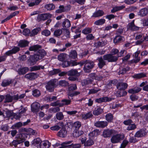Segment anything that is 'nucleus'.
Here are the masks:
<instances>
[{"label": "nucleus", "mask_w": 148, "mask_h": 148, "mask_svg": "<svg viewBox=\"0 0 148 148\" xmlns=\"http://www.w3.org/2000/svg\"><path fill=\"white\" fill-rule=\"evenodd\" d=\"M108 124L106 121H98L95 123L94 125L97 127L104 128L106 127Z\"/></svg>", "instance_id": "obj_11"}, {"label": "nucleus", "mask_w": 148, "mask_h": 148, "mask_svg": "<svg viewBox=\"0 0 148 148\" xmlns=\"http://www.w3.org/2000/svg\"><path fill=\"white\" fill-rule=\"evenodd\" d=\"M41 34L43 35L47 36L50 35L51 32L49 30L47 29H45L42 32Z\"/></svg>", "instance_id": "obj_58"}, {"label": "nucleus", "mask_w": 148, "mask_h": 148, "mask_svg": "<svg viewBox=\"0 0 148 148\" xmlns=\"http://www.w3.org/2000/svg\"><path fill=\"white\" fill-rule=\"evenodd\" d=\"M1 130L4 131H7L9 129V127L7 124L3 125L1 126Z\"/></svg>", "instance_id": "obj_61"}, {"label": "nucleus", "mask_w": 148, "mask_h": 148, "mask_svg": "<svg viewBox=\"0 0 148 148\" xmlns=\"http://www.w3.org/2000/svg\"><path fill=\"white\" fill-rule=\"evenodd\" d=\"M13 113L12 111L7 110L4 112L3 113V116L4 118H9L13 116Z\"/></svg>", "instance_id": "obj_27"}, {"label": "nucleus", "mask_w": 148, "mask_h": 148, "mask_svg": "<svg viewBox=\"0 0 148 148\" xmlns=\"http://www.w3.org/2000/svg\"><path fill=\"white\" fill-rule=\"evenodd\" d=\"M138 0H125L124 2L128 5L132 4L136 2Z\"/></svg>", "instance_id": "obj_62"}, {"label": "nucleus", "mask_w": 148, "mask_h": 148, "mask_svg": "<svg viewBox=\"0 0 148 148\" xmlns=\"http://www.w3.org/2000/svg\"><path fill=\"white\" fill-rule=\"evenodd\" d=\"M62 29H57L54 31V35L55 36L58 37L60 36L62 34Z\"/></svg>", "instance_id": "obj_51"}, {"label": "nucleus", "mask_w": 148, "mask_h": 148, "mask_svg": "<svg viewBox=\"0 0 148 148\" xmlns=\"http://www.w3.org/2000/svg\"><path fill=\"white\" fill-rule=\"evenodd\" d=\"M29 71V68L27 67H20L19 68L17 72L19 75H23Z\"/></svg>", "instance_id": "obj_14"}, {"label": "nucleus", "mask_w": 148, "mask_h": 148, "mask_svg": "<svg viewBox=\"0 0 148 148\" xmlns=\"http://www.w3.org/2000/svg\"><path fill=\"white\" fill-rule=\"evenodd\" d=\"M30 33V30L27 28H25L24 29L22 32L23 34L25 36H29Z\"/></svg>", "instance_id": "obj_56"}, {"label": "nucleus", "mask_w": 148, "mask_h": 148, "mask_svg": "<svg viewBox=\"0 0 148 148\" xmlns=\"http://www.w3.org/2000/svg\"><path fill=\"white\" fill-rule=\"evenodd\" d=\"M67 132L65 129L63 128L61 130L58 132V135L60 137L64 138L66 137Z\"/></svg>", "instance_id": "obj_20"}, {"label": "nucleus", "mask_w": 148, "mask_h": 148, "mask_svg": "<svg viewBox=\"0 0 148 148\" xmlns=\"http://www.w3.org/2000/svg\"><path fill=\"white\" fill-rule=\"evenodd\" d=\"M92 82V79L88 78L86 79L83 80L82 82V84L83 86H84L91 84Z\"/></svg>", "instance_id": "obj_36"}, {"label": "nucleus", "mask_w": 148, "mask_h": 148, "mask_svg": "<svg viewBox=\"0 0 148 148\" xmlns=\"http://www.w3.org/2000/svg\"><path fill=\"white\" fill-rule=\"evenodd\" d=\"M5 99L4 103H10L12 102L13 100H14V95L11 96L10 94H8L4 97Z\"/></svg>", "instance_id": "obj_17"}, {"label": "nucleus", "mask_w": 148, "mask_h": 148, "mask_svg": "<svg viewBox=\"0 0 148 148\" xmlns=\"http://www.w3.org/2000/svg\"><path fill=\"white\" fill-rule=\"evenodd\" d=\"M123 37L120 36H117L114 39V42L115 43L119 42L122 40Z\"/></svg>", "instance_id": "obj_45"}, {"label": "nucleus", "mask_w": 148, "mask_h": 148, "mask_svg": "<svg viewBox=\"0 0 148 148\" xmlns=\"http://www.w3.org/2000/svg\"><path fill=\"white\" fill-rule=\"evenodd\" d=\"M70 21L68 19H65L62 23L63 29H66L71 26Z\"/></svg>", "instance_id": "obj_22"}, {"label": "nucleus", "mask_w": 148, "mask_h": 148, "mask_svg": "<svg viewBox=\"0 0 148 148\" xmlns=\"http://www.w3.org/2000/svg\"><path fill=\"white\" fill-rule=\"evenodd\" d=\"M38 75L36 73H31L27 74L25 76V77L30 80H32L37 78Z\"/></svg>", "instance_id": "obj_10"}, {"label": "nucleus", "mask_w": 148, "mask_h": 148, "mask_svg": "<svg viewBox=\"0 0 148 148\" xmlns=\"http://www.w3.org/2000/svg\"><path fill=\"white\" fill-rule=\"evenodd\" d=\"M83 132L82 130H75V137H77L83 134Z\"/></svg>", "instance_id": "obj_44"}, {"label": "nucleus", "mask_w": 148, "mask_h": 148, "mask_svg": "<svg viewBox=\"0 0 148 148\" xmlns=\"http://www.w3.org/2000/svg\"><path fill=\"white\" fill-rule=\"evenodd\" d=\"M62 102H63V103H61L60 107L64 105H68L70 103L71 101L70 100L64 99L62 100Z\"/></svg>", "instance_id": "obj_50"}, {"label": "nucleus", "mask_w": 148, "mask_h": 148, "mask_svg": "<svg viewBox=\"0 0 148 148\" xmlns=\"http://www.w3.org/2000/svg\"><path fill=\"white\" fill-rule=\"evenodd\" d=\"M92 31V29L89 27H87L83 30L82 33L84 34H86L90 33Z\"/></svg>", "instance_id": "obj_54"}, {"label": "nucleus", "mask_w": 148, "mask_h": 148, "mask_svg": "<svg viewBox=\"0 0 148 148\" xmlns=\"http://www.w3.org/2000/svg\"><path fill=\"white\" fill-rule=\"evenodd\" d=\"M69 57L70 60H71L70 62H74V61L72 60V59H74V51L73 50L71 51L69 53Z\"/></svg>", "instance_id": "obj_57"}, {"label": "nucleus", "mask_w": 148, "mask_h": 148, "mask_svg": "<svg viewBox=\"0 0 148 148\" xmlns=\"http://www.w3.org/2000/svg\"><path fill=\"white\" fill-rule=\"evenodd\" d=\"M112 133V131L111 130H106L103 132V135L104 137H109Z\"/></svg>", "instance_id": "obj_26"}, {"label": "nucleus", "mask_w": 148, "mask_h": 148, "mask_svg": "<svg viewBox=\"0 0 148 148\" xmlns=\"http://www.w3.org/2000/svg\"><path fill=\"white\" fill-rule=\"evenodd\" d=\"M124 136L123 134H118L113 136L111 138V141L112 143H116L123 140Z\"/></svg>", "instance_id": "obj_6"}, {"label": "nucleus", "mask_w": 148, "mask_h": 148, "mask_svg": "<svg viewBox=\"0 0 148 148\" xmlns=\"http://www.w3.org/2000/svg\"><path fill=\"white\" fill-rule=\"evenodd\" d=\"M130 69V68L128 67H126L125 68L122 69L121 70H120L119 72V74H124L126 72L129 71Z\"/></svg>", "instance_id": "obj_55"}, {"label": "nucleus", "mask_w": 148, "mask_h": 148, "mask_svg": "<svg viewBox=\"0 0 148 148\" xmlns=\"http://www.w3.org/2000/svg\"><path fill=\"white\" fill-rule=\"evenodd\" d=\"M127 92L124 90H119L116 92V95L118 97H120L126 95Z\"/></svg>", "instance_id": "obj_25"}, {"label": "nucleus", "mask_w": 148, "mask_h": 148, "mask_svg": "<svg viewBox=\"0 0 148 148\" xmlns=\"http://www.w3.org/2000/svg\"><path fill=\"white\" fill-rule=\"evenodd\" d=\"M128 29L132 31L138 30L139 27L136 26L134 24V21H133L129 23L127 26Z\"/></svg>", "instance_id": "obj_13"}, {"label": "nucleus", "mask_w": 148, "mask_h": 148, "mask_svg": "<svg viewBox=\"0 0 148 148\" xmlns=\"http://www.w3.org/2000/svg\"><path fill=\"white\" fill-rule=\"evenodd\" d=\"M40 107L39 103L37 102H34L31 105V110L34 112H37L38 111Z\"/></svg>", "instance_id": "obj_8"}, {"label": "nucleus", "mask_w": 148, "mask_h": 148, "mask_svg": "<svg viewBox=\"0 0 148 148\" xmlns=\"http://www.w3.org/2000/svg\"><path fill=\"white\" fill-rule=\"evenodd\" d=\"M41 140L39 138H37L34 139L33 141V143L34 145H36L39 144V147L41 144Z\"/></svg>", "instance_id": "obj_52"}, {"label": "nucleus", "mask_w": 148, "mask_h": 148, "mask_svg": "<svg viewBox=\"0 0 148 148\" xmlns=\"http://www.w3.org/2000/svg\"><path fill=\"white\" fill-rule=\"evenodd\" d=\"M104 14V12L101 10H99L94 13L92 15V17H98L103 16Z\"/></svg>", "instance_id": "obj_28"}, {"label": "nucleus", "mask_w": 148, "mask_h": 148, "mask_svg": "<svg viewBox=\"0 0 148 148\" xmlns=\"http://www.w3.org/2000/svg\"><path fill=\"white\" fill-rule=\"evenodd\" d=\"M136 127V125L134 124H131L128 125L127 129L129 130H133L135 129Z\"/></svg>", "instance_id": "obj_63"}, {"label": "nucleus", "mask_w": 148, "mask_h": 148, "mask_svg": "<svg viewBox=\"0 0 148 148\" xmlns=\"http://www.w3.org/2000/svg\"><path fill=\"white\" fill-rule=\"evenodd\" d=\"M49 110L51 111L54 113H56L60 111V109L58 107H56L50 108Z\"/></svg>", "instance_id": "obj_64"}, {"label": "nucleus", "mask_w": 148, "mask_h": 148, "mask_svg": "<svg viewBox=\"0 0 148 148\" xmlns=\"http://www.w3.org/2000/svg\"><path fill=\"white\" fill-rule=\"evenodd\" d=\"M29 42L27 41L23 40L20 41L18 44V46L21 47H23L27 46Z\"/></svg>", "instance_id": "obj_37"}, {"label": "nucleus", "mask_w": 148, "mask_h": 148, "mask_svg": "<svg viewBox=\"0 0 148 148\" xmlns=\"http://www.w3.org/2000/svg\"><path fill=\"white\" fill-rule=\"evenodd\" d=\"M140 15L142 16H146L148 14V9L146 8L142 9L139 12Z\"/></svg>", "instance_id": "obj_29"}, {"label": "nucleus", "mask_w": 148, "mask_h": 148, "mask_svg": "<svg viewBox=\"0 0 148 148\" xmlns=\"http://www.w3.org/2000/svg\"><path fill=\"white\" fill-rule=\"evenodd\" d=\"M146 134V133L144 130H141L136 132L135 135V137L138 138L142 137Z\"/></svg>", "instance_id": "obj_23"}, {"label": "nucleus", "mask_w": 148, "mask_h": 148, "mask_svg": "<svg viewBox=\"0 0 148 148\" xmlns=\"http://www.w3.org/2000/svg\"><path fill=\"white\" fill-rule=\"evenodd\" d=\"M40 30V27H38L33 29L32 31L30 34V36H33L37 35Z\"/></svg>", "instance_id": "obj_32"}, {"label": "nucleus", "mask_w": 148, "mask_h": 148, "mask_svg": "<svg viewBox=\"0 0 148 148\" xmlns=\"http://www.w3.org/2000/svg\"><path fill=\"white\" fill-rule=\"evenodd\" d=\"M39 60L35 54L33 56H31L29 59H28V60L31 64H34Z\"/></svg>", "instance_id": "obj_15"}, {"label": "nucleus", "mask_w": 148, "mask_h": 148, "mask_svg": "<svg viewBox=\"0 0 148 148\" xmlns=\"http://www.w3.org/2000/svg\"><path fill=\"white\" fill-rule=\"evenodd\" d=\"M146 75L144 73H140L138 74H136L134 76V78H136L137 79H139L145 77Z\"/></svg>", "instance_id": "obj_49"}, {"label": "nucleus", "mask_w": 148, "mask_h": 148, "mask_svg": "<svg viewBox=\"0 0 148 148\" xmlns=\"http://www.w3.org/2000/svg\"><path fill=\"white\" fill-rule=\"evenodd\" d=\"M65 32H64V34L62 36L63 39H66L70 37V32L68 29H64Z\"/></svg>", "instance_id": "obj_39"}, {"label": "nucleus", "mask_w": 148, "mask_h": 148, "mask_svg": "<svg viewBox=\"0 0 148 148\" xmlns=\"http://www.w3.org/2000/svg\"><path fill=\"white\" fill-rule=\"evenodd\" d=\"M41 47L40 45H34L30 47L29 48V50L30 51H38Z\"/></svg>", "instance_id": "obj_31"}, {"label": "nucleus", "mask_w": 148, "mask_h": 148, "mask_svg": "<svg viewBox=\"0 0 148 148\" xmlns=\"http://www.w3.org/2000/svg\"><path fill=\"white\" fill-rule=\"evenodd\" d=\"M60 72V71L59 69H54L52 71L49 72V74L51 75H52L57 74Z\"/></svg>", "instance_id": "obj_60"}, {"label": "nucleus", "mask_w": 148, "mask_h": 148, "mask_svg": "<svg viewBox=\"0 0 148 148\" xmlns=\"http://www.w3.org/2000/svg\"><path fill=\"white\" fill-rule=\"evenodd\" d=\"M93 115L91 112H89L86 114H83L82 115V118L84 119H86L90 118L92 117Z\"/></svg>", "instance_id": "obj_38"}, {"label": "nucleus", "mask_w": 148, "mask_h": 148, "mask_svg": "<svg viewBox=\"0 0 148 148\" xmlns=\"http://www.w3.org/2000/svg\"><path fill=\"white\" fill-rule=\"evenodd\" d=\"M36 54L39 59L41 60L44 58L46 55L47 53L44 49H40L38 50V53Z\"/></svg>", "instance_id": "obj_12"}, {"label": "nucleus", "mask_w": 148, "mask_h": 148, "mask_svg": "<svg viewBox=\"0 0 148 148\" xmlns=\"http://www.w3.org/2000/svg\"><path fill=\"white\" fill-rule=\"evenodd\" d=\"M25 96V94H22L19 95L18 94L14 95V100H17L19 99L23 98Z\"/></svg>", "instance_id": "obj_40"}, {"label": "nucleus", "mask_w": 148, "mask_h": 148, "mask_svg": "<svg viewBox=\"0 0 148 148\" xmlns=\"http://www.w3.org/2000/svg\"><path fill=\"white\" fill-rule=\"evenodd\" d=\"M69 91V98L70 99V97H72L74 96L73 91L74 90V84H71L68 87Z\"/></svg>", "instance_id": "obj_21"}, {"label": "nucleus", "mask_w": 148, "mask_h": 148, "mask_svg": "<svg viewBox=\"0 0 148 148\" xmlns=\"http://www.w3.org/2000/svg\"><path fill=\"white\" fill-rule=\"evenodd\" d=\"M97 60L99 61L98 63L99 67L101 69L106 65V62L105 61L106 60L103 59V57L102 58L101 57L98 58Z\"/></svg>", "instance_id": "obj_18"}, {"label": "nucleus", "mask_w": 148, "mask_h": 148, "mask_svg": "<svg viewBox=\"0 0 148 148\" xmlns=\"http://www.w3.org/2000/svg\"><path fill=\"white\" fill-rule=\"evenodd\" d=\"M56 118L58 120H61L63 119L64 116L62 112H58L56 114Z\"/></svg>", "instance_id": "obj_46"}, {"label": "nucleus", "mask_w": 148, "mask_h": 148, "mask_svg": "<svg viewBox=\"0 0 148 148\" xmlns=\"http://www.w3.org/2000/svg\"><path fill=\"white\" fill-rule=\"evenodd\" d=\"M45 7L47 10H51L54 8L55 6L53 4H49L46 5Z\"/></svg>", "instance_id": "obj_42"}, {"label": "nucleus", "mask_w": 148, "mask_h": 148, "mask_svg": "<svg viewBox=\"0 0 148 148\" xmlns=\"http://www.w3.org/2000/svg\"><path fill=\"white\" fill-rule=\"evenodd\" d=\"M106 119L108 122H111L113 119L112 115L111 113L107 114L106 116Z\"/></svg>", "instance_id": "obj_43"}, {"label": "nucleus", "mask_w": 148, "mask_h": 148, "mask_svg": "<svg viewBox=\"0 0 148 148\" xmlns=\"http://www.w3.org/2000/svg\"><path fill=\"white\" fill-rule=\"evenodd\" d=\"M41 68L42 69H44V67L41 66H34L30 68V71H31L38 70Z\"/></svg>", "instance_id": "obj_34"}, {"label": "nucleus", "mask_w": 148, "mask_h": 148, "mask_svg": "<svg viewBox=\"0 0 148 148\" xmlns=\"http://www.w3.org/2000/svg\"><path fill=\"white\" fill-rule=\"evenodd\" d=\"M51 16V15L49 13L39 14L37 17V20L38 21H44L48 19Z\"/></svg>", "instance_id": "obj_7"}, {"label": "nucleus", "mask_w": 148, "mask_h": 148, "mask_svg": "<svg viewBox=\"0 0 148 148\" xmlns=\"http://www.w3.org/2000/svg\"><path fill=\"white\" fill-rule=\"evenodd\" d=\"M33 95L34 97H38L40 95V91L37 89H35L33 91Z\"/></svg>", "instance_id": "obj_59"}, {"label": "nucleus", "mask_w": 148, "mask_h": 148, "mask_svg": "<svg viewBox=\"0 0 148 148\" xmlns=\"http://www.w3.org/2000/svg\"><path fill=\"white\" fill-rule=\"evenodd\" d=\"M125 7V6L122 5L120 6L115 7L113 8L111 10V12L112 13H114L118 11H119L124 8Z\"/></svg>", "instance_id": "obj_41"}, {"label": "nucleus", "mask_w": 148, "mask_h": 148, "mask_svg": "<svg viewBox=\"0 0 148 148\" xmlns=\"http://www.w3.org/2000/svg\"><path fill=\"white\" fill-rule=\"evenodd\" d=\"M80 70L78 71L75 69V81H79V76L80 75Z\"/></svg>", "instance_id": "obj_33"}, {"label": "nucleus", "mask_w": 148, "mask_h": 148, "mask_svg": "<svg viewBox=\"0 0 148 148\" xmlns=\"http://www.w3.org/2000/svg\"><path fill=\"white\" fill-rule=\"evenodd\" d=\"M73 142V141H69L64 142L61 144V146L59 148H74V145L73 144L68 145L71 143Z\"/></svg>", "instance_id": "obj_9"}, {"label": "nucleus", "mask_w": 148, "mask_h": 148, "mask_svg": "<svg viewBox=\"0 0 148 148\" xmlns=\"http://www.w3.org/2000/svg\"><path fill=\"white\" fill-rule=\"evenodd\" d=\"M16 138V139L14 140L12 142V144L15 147L25 140V139L22 137V135L21 134L17 135Z\"/></svg>", "instance_id": "obj_5"}, {"label": "nucleus", "mask_w": 148, "mask_h": 148, "mask_svg": "<svg viewBox=\"0 0 148 148\" xmlns=\"http://www.w3.org/2000/svg\"><path fill=\"white\" fill-rule=\"evenodd\" d=\"M56 81L54 79H52L48 82L46 86L47 90L50 92H53L56 86Z\"/></svg>", "instance_id": "obj_4"}, {"label": "nucleus", "mask_w": 148, "mask_h": 148, "mask_svg": "<svg viewBox=\"0 0 148 148\" xmlns=\"http://www.w3.org/2000/svg\"><path fill=\"white\" fill-rule=\"evenodd\" d=\"M105 22V20L104 19H101L97 20L95 22V24L97 25H101L104 24Z\"/></svg>", "instance_id": "obj_47"}, {"label": "nucleus", "mask_w": 148, "mask_h": 148, "mask_svg": "<svg viewBox=\"0 0 148 148\" xmlns=\"http://www.w3.org/2000/svg\"><path fill=\"white\" fill-rule=\"evenodd\" d=\"M119 52L118 49H115L112 50L111 54H108L103 56V58L104 60H107L109 62H115L118 60L117 55L113 56L117 54Z\"/></svg>", "instance_id": "obj_2"}, {"label": "nucleus", "mask_w": 148, "mask_h": 148, "mask_svg": "<svg viewBox=\"0 0 148 148\" xmlns=\"http://www.w3.org/2000/svg\"><path fill=\"white\" fill-rule=\"evenodd\" d=\"M84 65L83 70L85 73H90L91 72L92 69L94 67L95 65L94 62L93 61L87 60H82L81 61L77 62L75 61V66L77 68V65L81 67L82 66Z\"/></svg>", "instance_id": "obj_1"}, {"label": "nucleus", "mask_w": 148, "mask_h": 148, "mask_svg": "<svg viewBox=\"0 0 148 148\" xmlns=\"http://www.w3.org/2000/svg\"><path fill=\"white\" fill-rule=\"evenodd\" d=\"M20 48L19 47H14L11 50L6 52L5 54L7 56H9L10 55L16 53L18 52Z\"/></svg>", "instance_id": "obj_16"}, {"label": "nucleus", "mask_w": 148, "mask_h": 148, "mask_svg": "<svg viewBox=\"0 0 148 148\" xmlns=\"http://www.w3.org/2000/svg\"><path fill=\"white\" fill-rule=\"evenodd\" d=\"M103 110L100 108H98L95 109L93 112V114L95 115H98L100 114L102 112Z\"/></svg>", "instance_id": "obj_48"}, {"label": "nucleus", "mask_w": 148, "mask_h": 148, "mask_svg": "<svg viewBox=\"0 0 148 148\" xmlns=\"http://www.w3.org/2000/svg\"><path fill=\"white\" fill-rule=\"evenodd\" d=\"M93 144L94 141L93 140L90 139H89L85 143L84 146H90L92 145Z\"/></svg>", "instance_id": "obj_53"}, {"label": "nucleus", "mask_w": 148, "mask_h": 148, "mask_svg": "<svg viewBox=\"0 0 148 148\" xmlns=\"http://www.w3.org/2000/svg\"><path fill=\"white\" fill-rule=\"evenodd\" d=\"M67 58V55L64 53H61L58 56V59L60 61L63 62L62 67L65 68L70 66L71 64L72 66H74L73 62H69L66 61Z\"/></svg>", "instance_id": "obj_3"}, {"label": "nucleus", "mask_w": 148, "mask_h": 148, "mask_svg": "<svg viewBox=\"0 0 148 148\" xmlns=\"http://www.w3.org/2000/svg\"><path fill=\"white\" fill-rule=\"evenodd\" d=\"M127 84L126 83L122 82L118 83L117 84L116 87L119 90H125L127 88Z\"/></svg>", "instance_id": "obj_19"}, {"label": "nucleus", "mask_w": 148, "mask_h": 148, "mask_svg": "<svg viewBox=\"0 0 148 148\" xmlns=\"http://www.w3.org/2000/svg\"><path fill=\"white\" fill-rule=\"evenodd\" d=\"M58 84L60 86L65 87L68 86L69 83L65 80H61L59 82Z\"/></svg>", "instance_id": "obj_35"}, {"label": "nucleus", "mask_w": 148, "mask_h": 148, "mask_svg": "<svg viewBox=\"0 0 148 148\" xmlns=\"http://www.w3.org/2000/svg\"><path fill=\"white\" fill-rule=\"evenodd\" d=\"M50 146L49 143L47 141L43 142L40 145V148H49Z\"/></svg>", "instance_id": "obj_30"}, {"label": "nucleus", "mask_w": 148, "mask_h": 148, "mask_svg": "<svg viewBox=\"0 0 148 148\" xmlns=\"http://www.w3.org/2000/svg\"><path fill=\"white\" fill-rule=\"evenodd\" d=\"M13 79H4L1 84V85L3 87H5L11 84L13 82Z\"/></svg>", "instance_id": "obj_24"}]
</instances>
